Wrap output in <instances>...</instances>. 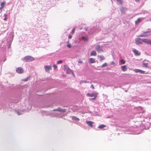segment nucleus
<instances>
[{
  "instance_id": "18",
  "label": "nucleus",
  "mask_w": 151,
  "mask_h": 151,
  "mask_svg": "<svg viewBox=\"0 0 151 151\" xmlns=\"http://www.w3.org/2000/svg\"><path fill=\"white\" fill-rule=\"evenodd\" d=\"M90 82L89 81H86L84 80V81H80V84L83 83H89Z\"/></svg>"
},
{
  "instance_id": "38",
  "label": "nucleus",
  "mask_w": 151,
  "mask_h": 151,
  "mask_svg": "<svg viewBox=\"0 0 151 151\" xmlns=\"http://www.w3.org/2000/svg\"><path fill=\"white\" fill-rule=\"evenodd\" d=\"M75 31V29L74 28H73L71 33H73Z\"/></svg>"
},
{
  "instance_id": "36",
  "label": "nucleus",
  "mask_w": 151,
  "mask_h": 151,
  "mask_svg": "<svg viewBox=\"0 0 151 151\" xmlns=\"http://www.w3.org/2000/svg\"><path fill=\"white\" fill-rule=\"evenodd\" d=\"M140 73L141 74H144L145 73V71L140 70Z\"/></svg>"
},
{
  "instance_id": "46",
  "label": "nucleus",
  "mask_w": 151,
  "mask_h": 151,
  "mask_svg": "<svg viewBox=\"0 0 151 151\" xmlns=\"http://www.w3.org/2000/svg\"><path fill=\"white\" fill-rule=\"evenodd\" d=\"M4 16L5 17H6L7 15L6 14H4Z\"/></svg>"
},
{
  "instance_id": "24",
  "label": "nucleus",
  "mask_w": 151,
  "mask_h": 151,
  "mask_svg": "<svg viewBox=\"0 0 151 151\" xmlns=\"http://www.w3.org/2000/svg\"><path fill=\"white\" fill-rule=\"evenodd\" d=\"M151 127V125H148V126L147 125V123L145 124V129H148L149 127Z\"/></svg>"
},
{
  "instance_id": "48",
  "label": "nucleus",
  "mask_w": 151,
  "mask_h": 151,
  "mask_svg": "<svg viewBox=\"0 0 151 151\" xmlns=\"http://www.w3.org/2000/svg\"><path fill=\"white\" fill-rule=\"evenodd\" d=\"M78 63H82V61H78Z\"/></svg>"
},
{
  "instance_id": "53",
  "label": "nucleus",
  "mask_w": 151,
  "mask_h": 151,
  "mask_svg": "<svg viewBox=\"0 0 151 151\" xmlns=\"http://www.w3.org/2000/svg\"><path fill=\"white\" fill-rule=\"evenodd\" d=\"M149 35L150 36H151V33Z\"/></svg>"
},
{
  "instance_id": "51",
  "label": "nucleus",
  "mask_w": 151,
  "mask_h": 151,
  "mask_svg": "<svg viewBox=\"0 0 151 151\" xmlns=\"http://www.w3.org/2000/svg\"><path fill=\"white\" fill-rule=\"evenodd\" d=\"M69 43V41H68V42H66V43Z\"/></svg>"
},
{
  "instance_id": "23",
  "label": "nucleus",
  "mask_w": 151,
  "mask_h": 151,
  "mask_svg": "<svg viewBox=\"0 0 151 151\" xmlns=\"http://www.w3.org/2000/svg\"><path fill=\"white\" fill-rule=\"evenodd\" d=\"M148 30H149V31H143V33L144 34H147L151 32V30H150V29H148Z\"/></svg>"
},
{
  "instance_id": "11",
  "label": "nucleus",
  "mask_w": 151,
  "mask_h": 151,
  "mask_svg": "<svg viewBox=\"0 0 151 151\" xmlns=\"http://www.w3.org/2000/svg\"><path fill=\"white\" fill-rule=\"evenodd\" d=\"M24 110H18L16 111L17 114L18 115L22 114L24 113Z\"/></svg>"
},
{
  "instance_id": "5",
  "label": "nucleus",
  "mask_w": 151,
  "mask_h": 151,
  "mask_svg": "<svg viewBox=\"0 0 151 151\" xmlns=\"http://www.w3.org/2000/svg\"><path fill=\"white\" fill-rule=\"evenodd\" d=\"M95 49L97 50V52L99 53H101L103 52V50L102 48H101L99 45H97L95 47Z\"/></svg>"
},
{
  "instance_id": "35",
  "label": "nucleus",
  "mask_w": 151,
  "mask_h": 151,
  "mask_svg": "<svg viewBox=\"0 0 151 151\" xmlns=\"http://www.w3.org/2000/svg\"><path fill=\"white\" fill-rule=\"evenodd\" d=\"M97 97H94L93 98H90L89 99L90 100H95L96 99V98Z\"/></svg>"
},
{
  "instance_id": "4",
  "label": "nucleus",
  "mask_w": 151,
  "mask_h": 151,
  "mask_svg": "<svg viewBox=\"0 0 151 151\" xmlns=\"http://www.w3.org/2000/svg\"><path fill=\"white\" fill-rule=\"evenodd\" d=\"M97 94L98 93H96V92H94L91 93H88L87 94V96L90 97H97Z\"/></svg>"
},
{
  "instance_id": "34",
  "label": "nucleus",
  "mask_w": 151,
  "mask_h": 151,
  "mask_svg": "<svg viewBox=\"0 0 151 151\" xmlns=\"http://www.w3.org/2000/svg\"><path fill=\"white\" fill-rule=\"evenodd\" d=\"M53 67L54 70L56 69L57 68V66L55 64H54L53 65Z\"/></svg>"
},
{
  "instance_id": "52",
  "label": "nucleus",
  "mask_w": 151,
  "mask_h": 151,
  "mask_svg": "<svg viewBox=\"0 0 151 151\" xmlns=\"http://www.w3.org/2000/svg\"><path fill=\"white\" fill-rule=\"evenodd\" d=\"M5 60H6V59H5V60H4V61H5Z\"/></svg>"
},
{
  "instance_id": "6",
  "label": "nucleus",
  "mask_w": 151,
  "mask_h": 151,
  "mask_svg": "<svg viewBox=\"0 0 151 151\" xmlns=\"http://www.w3.org/2000/svg\"><path fill=\"white\" fill-rule=\"evenodd\" d=\"M53 111H57L59 112H61L63 113L65 112L66 111V109H62L61 108L59 107L57 109H54Z\"/></svg>"
},
{
  "instance_id": "26",
  "label": "nucleus",
  "mask_w": 151,
  "mask_h": 151,
  "mask_svg": "<svg viewBox=\"0 0 151 151\" xmlns=\"http://www.w3.org/2000/svg\"><path fill=\"white\" fill-rule=\"evenodd\" d=\"M82 39L84 41H86L88 40V38L82 36Z\"/></svg>"
},
{
  "instance_id": "3",
  "label": "nucleus",
  "mask_w": 151,
  "mask_h": 151,
  "mask_svg": "<svg viewBox=\"0 0 151 151\" xmlns=\"http://www.w3.org/2000/svg\"><path fill=\"white\" fill-rule=\"evenodd\" d=\"M64 69L67 74H69L71 72H72L73 75L74 73L73 71L67 65H65L64 66Z\"/></svg>"
},
{
  "instance_id": "37",
  "label": "nucleus",
  "mask_w": 151,
  "mask_h": 151,
  "mask_svg": "<svg viewBox=\"0 0 151 151\" xmlns=\"http://www.w3.org/2000/svg\"><path fill=\"white\" fill-rule=\"evenodd\" d=\"M67 46L69 48H70L71 47V46L70 44H68L67 45Z\"/></svg>"
},
{
  "instance_id": "15",
  "label": "nucleus",
  "mask_w": 151,
  "mask_h": 151,
  "mask_svg": "<svg viewBox=\"0 0 151 151\" xmlns=\"http://www.w3.org/2000/svg\"><path fill=\"white\" fill-rule=\"evenodd\" d=\"M72 119L73 120L76 121H78L80 120L76 116H72Z\"/></svg>"
},
{
  "instance_id": "29",
  "label": "nucleus",
  "mask_w": 151,
  "mask_h": 151,
  "mask_svg": "<svg viewBox=\"0 0 151 151\" xmlns=\"http://www.w3.org/2000/svg\"><path fill=\"white\" fill-rule=\"evenodd\" d=\"M140 69H136L134 70V71L136 73H140Z\"/></svg>"
},
{
  "instance_id": "44",
  "label": "nucleus",
  "mask_w": 151,
  "mask_h": 151,
  "mask_svg": "<svg viewBox=\"0 0 151 151\" xmlns=\"http://www.w3.org/2000/svg\"><path fill=\"white\" fill-rule=\"evenodd\" d=\"M3 107L2 105L0 104V109H1Z\"/></svg>"
},
{
  "instance_id": "2",
  "label": "nucleus",
  "mask_w": 151,
  "mask_h": 151,
  "mask_svg": "<svg viewBox=\"0 0 151 151\" xmlns=\"http://www.w3.org/2000/svg\"><path fill=\"white\" fill-rule=\"evenodd\" d=\"M147 39H142L139 38H135V43L137 45L142 44L143 42L146 43Z\"/></svg>"
},
{
  "instance_id": "50",
  "label": "nucleus",
  "mask_w": 151,
  "mask_h": 151,
  "mask_svg": "<svg viewBox=\"0 0 151 151\" xmlns=\"http://www.w3.org/2000/svg\"><path fill=\"white\" fill-rule=\"evenodd\" d=\"M93 29H91V32H93V31H92V30H93Z\"/></svg>"
},
{
  "instance_id": "41",
  "label": "nucleus",
  "mask_w": 151,
  "mask_h": 151,
  "mask_svg": "<svg viewBox=\"0 0 151 151\" xmlns=\"http://www.w3.org/2000/svg\"><path fill=\"white\" fill-rule=\"evenodd\" d=\"M111 64L112 65H115V63L114 61H112L111 63Z\"/></svg>"
},
{
  "instance_id": "43",
  "label": "nucleus",
  "mask_w": 151,
  "mask_h": 151,
  "mask_svg": "<svg viewBox=\"0 0 151 151\" xmlns=\"http://www.w3.org/2000/svg\"><path fill=\"white\" fill-rule=\"evenodd\" d=\"M28 80V78H27L24 79V81H27Z\"/></svg>"
},
{
  "instance_id": "17",
  "label": "nucleus",
  "mask_w": 151,
  "mask_h": 151,
  "mask_svg": "<svg viewBox=\"0 0 151 151\" xmlns=\"http://www.w3.org/2000/svg\"><path fill=\"white\" fill-rule=\"evenodd\" d=\"M98 57L99 58H100V60L101 62H102L103 60L105 59V58L103 55H98Z\"/></svg>"
},
{
  "instance_id": "40",
  "label": "nucleus",
  "mask_w": 151,
  "mask_h": 151,
  "mask_svg": "<svg viewBox=\"0 0 151 151\" xmlns=\"http://www.w3.org/2000/svg\"><path fill=\"white\" fill-rule=\"evenodd\" d=\"M90 88H92V89H94V87L93 85H91V86Z\"/></svg>"
},
{
  "instance_id": "21",
  "label": "nucleus",
  "mask_w": 151,
  "mask_h": 151,
  "mask_svg": "<svg viewBox=\"0 0 151 151\" xmlns=\"http://www.w3.org/2000/svg\"><path fill=\"white\" fill-rule=\"evenodd\" d=\"M147 35L145 34H141L138 36V37H147Z\"/></svg>"
},
{
  "instance_id": "47",
  "label": "nucleus",
  "mask_w": 151,
  "mask_h": 151,
  "mask_svg": "<svg viewBox=\"0 0 151 151\" xmlns=\"http://www.w3.org/2000/svg\"><path fill=\"white\" fill-rule=\"evenodd\" d=\"M4 7H2V6H1L0 7V10H1Z\"/></svg>"
},
{
  "instance_id": "16",
  "label": "nucleus",
  "mask_w": 151,
  "mask_h": 151,
  "mask_svg": "<svg viewBox=\"0 0 151 151\" xmlns=\"http://www.w3.org/2000/svg\"><path fill=\"white\" fill-rule=\"evenodd\" d=\"M96 51L93 50L91 51L90 53L91 56H96Z\"/></svg>"
},
{
  "instance_id": "32",
  "label": "nucleus",
  "mask_w": 151,
  "mask_h": 151,
  "mask_svg": "<svg viewBox=\"0 0 151 151\" xmlns=\"http://www.w3.org/2000/svg\"><path fill=\"white\" fill-rule=\"evenodd\" d=\"M59 114L58 113H55L54 114V116L55 117H58L59 116Z\"/></svg>"
},
{
  "instance_id": "28",
  "label": "nucleus",
  "mask_w": 151,
  "mask_h": 151,
  "mask_svg": "<svg viewBox=\"0 0 151 151\" xmlns=\"http://www.w3.org/2000/svg\"><path fill=\"white\" fill-rule=\"evenodd\" d=\"M147 125H151V118H149V122L147 123Z\"/></svg>"
},
{
  "instance_id": "1",
  "label": "nucleus",
  "mask_w": 151,
  "mask_h": 151,
  "mask_svg": "<svg viewBox=\"0 0 151 151\" xmlns=\"http://www.w3.org/2000/svg\"><path fill=\"white\" fill-rule=\"evenodd\" d=\"M34 60V58L30 56H26L22 59V60L24 62H31Z\"/></svg>"
},
{
  "instance_id": "12",
  "label": "nucleus",
  "mask_w": 151,
  "mask_h": 151,
  "mask_svg": "<svg viewBox=\"0 0 151 151\" xmlns=\"http://www.w3.org/2000/svg\"><path fill=\"white\" fill-rule=\"evenodd\" d=\"M121 68L122 71L124 72L126 71L127 70L126 65L121 66Z\"/></svg>"
},
{
  "instance_id": "13",
  "label": "nucleus",
  "mask_w": 151,
  "mask_h": 151,
  "mask_svg": "<svg viewBox=\"0 0 151 151\" xmlns=\"http://www.w3.org/2000/svg\"><path fill=\"white\" fill-rule=\"evenodd\" d=\"M120 10L121 13H125V11L126 10V8L124 7H122L120 8Z\"/></svg>"
},
{
  "instance_id": "10",
  "label": "nucleus",
  "mask_w": 151,
  "mask_h": 151,
  "mask_svg": "<svg viewBox=\"0 0 151 151\" xmlns=\"http://www.w3.org/2000/svg\"><path fill=\"white\" fill-rule=\"evenodd\" d=\"M86 124L90 127H93V124L94 122L91 121H86Z\"/></svg>"
},
{
  "instance_id": "22",
  "label": "nucleus",
  "mask_w": 151,
  "mask_h": 151,
  "mask_svg": "<svg viewBox=\"0 0 151 151\" xmlns=\"http://www.w3.org/2000/svg\"><path fill=\"white\" fill-rule=\"evenodd\" d=\"M145 43L149 44L151 45V40L147 39Z\"/></svg>"
},
{
  "instance_id": "7",
  "label": "nucleus",
  "mask_w": 151,
  "mask_h": 151,
  "mask_svg": "<svg viewBox=\"0 0 151 151\" xmlns=\"http://www.w3.org/2000/svg\"><path fill=\"white\" fill-rule=\"evenodd\" d=\"M44 68L45 69V71L47 72H49L50 70L52 69L51 66L49 65H45Z\"/></svg>"
},
{
  "instance_id": "54",
  "label": "nucleus",
  "mask_w": 151,
  "mask_h": 151,
  "mask_svg": "<svg viewBox=\"0 0 151 151\" xmlns=\"http://www.w3.org/2000/svg\"><path fill=\"white\" fill-rule=\"evenodd\" d=\"M150 20L151 21V19H150Z\"/></svg>"
},
{
  "instance_id": "33",
  "label": "nucleus",
  "mask_w": 151,
  "mask_h": 151,
  "mask_svg": "<svg viewBox=\"0 0 151 151\" xmlns=\"http://www.w3.org/2000/svg\"><path fill=\"white\" fill-rule=\"evenodd\" d=\"M62 63V60H59L57 61V64H60L61 63Z\"/></svg>"
},
{
  "instance_id": "49",
  "label": "nucleus",
  "mask_w": 151,
  "mask_h": 151,
  "mask_svg": "<svg viewBox=\"0 0 151 151\" xmlns=\"http://www.w3.org/2000/svg\"><path fill=\"white\" fill-rule=\"evenodd\" d=\"M140 0H135V1L136 2H138Z\"/></svg>"
},
{
  "instance_id": "39",
  "label": "nucleus",
  "mask_w": 151,
  "mask_h": 151,
  "mask_svg": "<svg viewBox=\"0 0 151 151\" xmlns=\"http://www.w3.org/2000/svg\"><path fill=\"white\" fill-rule=\"evenodd\" d=\"M118 2H119V4H121L122 3V0H116Z\"/></svg>"
},
{
  "instance_id": "19",
  "label": "nucleus",
  "mask_w": 151,
  "mask_h": 151,
  "mask_svg": "<svg viewBox=\"0 0 151 151\" xmlns=\"http://www.w3.org/2000/svg\"><path fill=\"white\" fill-rule=\"evenodd\" d=\"M106 127V126L104 124H101L98 127V128L100 129H103Z\"/></svg>"
},
{
  "instance_id": "45",
  "label": "nucleus",
  "mask_w": 151,
  "mask_h": 151,
  "mask_svg": "<svg viewBox=\"0 0 151 151\" xmlns=\"http://www.w3.org/2000/svg\"><path fill=\"white\" fill-rule=\"evenodd\" d=\"M7 18H6V17H5L4 19V20L5 21H6L7 20Z\"/></svg>"
},
{
  "instance_id": "9",
  "label": "nucleus",
  "mask_w": 151,
  "mask_h": 151,
  "mask_svg": "<svg viewBox=\"0 0 151 151\" xmlns=\"http://www.w3.org/2000/svg\"><path fill=\"white\" fill-rule=\"evenodd\" d=\"M132 51L134 53V54L135 56H138L140 55V52H139L138 51L135 49H134Z\"/></svg>"
},
{
  "instance_id": "27",
  "label": "nucleus",
  "mask_w": 151,
  "mask_h": 151,
  "mask_svg": "<svg viewBox=\"0 0 151 151\" xmlns=\"http://www.w3.org/2000/svg\"><path fill=\"white\" fill-rule=\"evenodd\" d=\"M107 66V64L106 63H104L101 66V67L102 68H103L104 67H105Z\"/></svg>"
},
{
  "instance_id": "14",
  "label": "nucleus",
  "mask_w": 151,
  "mask_h": 151,
  "mask_svg": "<svg viewBox=\"0 0 151 151\" xmlns=\"http://www.w3.org/2000/svg\"><path fill=\"white\" fill-rule=\"evenodd\" d=\"M95 62V59L93 58H90L89 60V63H92Z\"/></svg>"
},
{
  "instance_id": "8",
  "label": "nucleus",
  "mask_w": 151,
  "mask_h": 151,
  "mask_svg": "<svg viewBox=\"0 0 151 151\" xmlns=\"http://www.w3.org/2000/svg\"><path fill=\"white\" fill-rule=\"evenodd\" d=\"M16 72L19 73H22L23 72V69L21 67H18L16 70Z\"/></svg>"
},
{
  "instance_id": "20",
  "label": "nucleus",
  "mask_w": 151,
  "mask_h": 151,
  "mask_svg": "<svg viewBox=\"0 0 151 151\" xmlns=\"http://www.w3.org/2000/svg\"><path fill=\"white\" fill-rule=\"evenodd\" d=\"M141 21V19L140 18H138L137 20L135 21V23L136 24H138L139 22H140Z\"/></svg>"
},
{
  "instance_id": "30",
  "label": "nucleus",
  "mask_w": 151,
  "mask_h": 151,
  "mask_svg": "<svg viewBox=\"0 0 151 151\" xmlns=\"http://www.w3.org/2000/svg\"><path fill=\"white\" fill-rule=\"evenodd\" d=\"M5 2H1V6H2V7H4L5 6Z\"/></svg>"
},
{
  "instance_id": "25",
  "label": "nucleus",
  "mask_w": 151,
  "mask_h": 151,
  "mask_svg": "<svg viewBox=\"0 0 151 151\" xmlns=\"http://www.w3.org/2000/svg\"><path fill=\"white\" fill-rule=\"evenodd\" d=\"M142 64L143 66L145 67H148V63H145L143 62L142 63Z\"/></svg>"
},
{
  "instance_id": "31",
  "label": "nucleus",
  "mask_w": 151,
  "mask_h": 151,
  "mask_svg": "<svg viewBox=\"0 0 151 151\" xmlns=\"http://www.w3.org/2000/svg\"><path fill=\"white\" fill-rule=\"evenodd\" d=\"M120 62L122 64H124L125 63V61L123 59H121L120 60Z\"/></svg>"
},
{
  "instance_id": "42",
  "label": "nucleus",
  "mask_w": 151,
  "mask_h": 151,
  "mask_svg": "<svg viewBox=\"0 0 151 151\" xmlns=\"http://www.w3.org/2000/svg\"><path fill=\"white\" fill-rule=\"evenodd\" d=\"M72 37V36L71 35H69L68 36V38L71 39Z\"/></svg>"
}]
</instances>
